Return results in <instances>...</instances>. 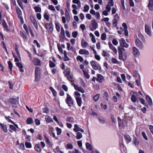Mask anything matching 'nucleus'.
I'll list each match as a JSON object with an SVG mask.
<instances>
[{
	"mask_svg": "<svg viewBox=\"0 0 153 153\" xmlns=\"http://www.w3.org/2000/svg\"><path fill=\"white\" fill-rule=\"evenodd\" d=\"M82 71L83 72L84 74L85 77L88 79H89L90 78V75L88 74V73L84 70H83Z\"/></svg>",
	"mask_w": 153,
	"mask_h": 153,
	"instance_id": "49530a36",
	"label": "nucleus"
},
{
	"mask_svg": "<svg viewBox=\"0 0 153 153\" xmlns=\"http://www.w3.org/2000/svg\"><path fill=\"white\" fill-rule=\"evenodd\" d=\"M120 146L122 152H123H123H124V144L123 138V137H122L121 139L120 140Z\"/></svg>",
	"mask_w": 153,
	"mask_h": 153,
	"instance_id": "2eb2a0df",
	"label": "nucleus"
},
{
	"mask_svg": "<svg viewBox=\"0 0 153 153\" xmlns=\"http://www.w3.org/2000/svg\"><path fill=\"white\" fill-rule=\"evenodd\" d=\"M106 34L105 33H103L101 35V39L102 40H105L106 39Z\"/></svg>",
	"mask_w": 153,
	"mask_h": 153,
	"instance_id": "6e6d98bb",
	"label": "nucleus"
},
{
	"mask_svg": "<svg viewBox=\"0 0 153 153\" xmlns=\"http://www.w3.org/2000/svg\"><path fill=\"white\" fill-rule=\"evenodd\" d=\"M48 8L52 11H55V7L52 5H49L48 7Z\"/></svg>",
	"mask_w": 153,
	"mask_h": 153,
	"instance_id": "864d4df0",
	"label": "nucleus"
},
{
	"mask_svg": "<svg viewBox=\"0 0 153 153\" xmlns=\"http://www.w3.org/2000/svg\"><path fill=\"white\" fill-rule=\"evenodd\" d=\"M16 65L17 66H18L19 67L20 71L21 72H24V70L23 69H22L23 67L22 66V65L19 62L16 63Z\"/></svg>",
	"mask_w": 153,
	"mask_h": 153,
	"instance_id": "cd10ccee",
	"label": "nucleus"
},
{
	"mask_svg": "<svg viewBox=\"0 0 153 153\" xmlns=\"http://www.w3.org/2000/svg\"><path fill=\"white\" fill-rule=\"evenodd\" d=\"M140 101L141 103L144 105L145 106H148L147 103H145V101L143 98H140Z\"/></svg>",
	"mask_w": 153,
	"mask_h": 153,
	"instance_id": "de8ad7c7",
	"label": "nucleus"
},
{
	"mask_svg": "<svg viewBox=\"0 0 153 153\" xmlns=\"http://www.w3.org/2000/svg\"><path fill=\"white\" fill-rule=\"evenodd\" d=\"M117 119L119 128L121 129H123L124 128V124L123 123V120H122L121 119L120 117H118Z\"/></svg>",
	"mask_w": 153,
	"mask_h": 153,
	"instance_id": "1a4fd4ad",
	"label": "nucleus"
},
{
	"mask_svg": "<svg viewBox=\"0 0 153 153\" xmlns=\"http://www.w3.org/2000/svg\"><path fill=\"white\" fill-rule=\"evenodd\" d=\"M16 12L18 16H21L22 14V12L20 9L18 7H16Z\"/></svg>",
	"mask_w": 153,
	"mask_h": 153,
	"instance_id": "a19ab883",
	"label": "nucleus"
},
{
	"mask_svg": "<svg viewBox=\"0 0 153 153\" xmlns=\"http://www.w3.org/2000/svg\"><path fill=\"white\" fill-rule=\"evenodd\" d=\"M45 27L50 32H51L53 30V26L52 23H47Z\"/></svg>",
	"mask_w": 153,
	"mask_h": 153,
	"instance_id": "39448f33",
	"label": "nucleus"
},
{
	"mask_svg": "<svg viewBox=\"0 0 153 153\" xmlns=\"http://www.w3.org/2000/svg\"><path fill=\"white\" fill-rule=\"evenodd\" d=\"M100 97V95L99 94H97L95 96H94V100L95 102H96L97 101L99 98Z\"/></svg>",
	"mask_w": 153,
	"mask_h": 153,
	"instance_id": "603ef678",
	"label": "nucleus"
},
{
	"mask_svg": "<svg viewBox=\"0 0 153 153\" xmlns=\"http://www.w3.org/2000/svg\"><path fill=\"white\" fill-rule=\"evenodd\" d=\"M30 19L31 22L34 25L36 29H37L38 27V25L35 18L33 16H30Z\"/></svg>",
	"mask_w": 153,
	"mask_h": 153,
	"instance_id": "6e6552de",
	"label": "nucleus"
},
{
	"mask_svg": "<svg viewBox=\"0 0 153 153\" xmlns=\"http://www.w3.org/2000/svg\"><path fill=\"white\" fill-rule=\"evenodd\" d=\"M102 55L104 57H108L109 56V54L108 53V52L104 50H103L102 51Z\"/></svg>",
	"mask_w": 153,
	"mask_h": 153,
	"instance_id": "09e8293b",
	"label": "nucleus"
},
{
	"mask_svg": "<svg viewBox=\"0 0 153 153\" xmlns=\"http://www.w3.org/2000/svg\"><path fill=\"white\" fill-rule=\"evenodd\" d=\"M119 18V17L117 15H116L114 16V19L113 20V26L114 27H117V21Z\"/></svg>",
	"mask_w": 153,
	"mask_h": 153,
	"instance_id": "9b49d317",
	"label": "nucleus"
},
{
	"mask_svg": "<svg viewBox=\"0 0 153 153\" xmlns=\"http://www.w3.org/2000/svg\"><path fill=\"white\" fill-rule=\"evenodd\" d=\"M86 147L87 149L89 150H91L92 149V148L91 145L88 143H86Z\"/></svg>",
	"mask_w": 153,
	"mask_h": 153,
	"instance_id": "ea45409f",
	"label": "nucleus"
},
{
	"mask_svg": "<svg viewBox=\"0 0 153 153\" xmlns=\"http://www.w3.org/2000/svg\"><path fill=\"white\" fill-rule=\"evenodd\" d=\"M73 148V146L72 144L68 143L66 146L67 149H72Z\"/></svg>",
	"mask_w": 153,
	"mask_h": 153,
	"instance_id": "3c124183",
	"label": "nucleus"
},
{
	"mask_svg": "<svg viewBox=\"0 0 153 153\" xmlns=\"http://www.w3.org/2000/svg\"><path fill=\"white\" fill-rule=\"evenodd\" d=\"M0 126L1 127L2 130L5 132L7 133L8 131L7 126L6 125L0 123Z\"/></svg>",
	"mask_w": 153,
	"mask_h": 153,
	"instance_id": "aec40b11",
	"label": "nucleus"
},
{
	"mask_svg": "<svg viewBox=\"0 0 153 153\" xmlns=\"http://www.w3.org/2000/svg\"><path fill=\"white\" fill-rule=\"evenodd\" d=\"M49 66L50 67L54 68L55 66V64L51 61H49Z\"/></svg>",
	"mask_w": 153,
	"mask_h": 153,
	"instance_id": "13d9d810",
	"label": "nucleus"
},
{
	"mask_svg": "<svg viewBox=\"0 0 153 153\" xmlns=\"http://www.w3.org/2000/svg\"><path fill=\"white\" fill-rule=\"evenodd\" d=\"M93 28L94 29H96L98 27L97 23L94 20H93L91 21Z\"/></svg>",
	"mask_w": 153,
	"mask_h": 153,
	"instance_id": "4be33fe9",
	"label": "nucleus"
},
{
	"mask_svg": "<svg viewBox=\"0 0 153 153\" xmlns=\"http://www.w3.org/2000/svg\"><path fill=\"white\" fill-rule=\"evenodd\" d=\"M127 25L125 23V36H128V30L127 29Z\"/></svg>",
	"mask_w": 153,
	"mask_h": 153,
	"instance_id": "5fc2aeb1",
	"label": "nucleus"
},
{
	"mask_svg": "<svg viewBox=\"0 0 153 153\" xmlns=\"http://www.w3.org/2000/svg\"><path fill=\"white\" fill-rule=\"evenodd\" d=\"M148 6L150 10H153V0H149V3Z\"/></svg>",
	"mask_w": 153,
	"mask_h": 153,
	"instance_id": "412c9836",
	"label": "nucleus"
},
{
	"mask_svg": "<svg viewBox=\"0 0 153 153\" xmlns=\"http://www.w3.org/2000/svg\"><path fill=\"white\" fill-rule=\"evenodd\" d=\"M98 119L99 123L101 125H104L105 122V120L102 117H99Z\"/></svg>",
	"mask_w": 153,
	"mask_h": 153,
	"instance_id": "f704fd0d",
	"label": "nucleus"
},
{
	"mask_svg": "<svg viewBox=\"0 0 153 153\" xmlns=\"http://www.w3.org/2000/svg\"><path fill=\"white\" fill-rule=\"evenodd\" d=\"M74 87L76 90L81 92L82 93H84L85 92L84 90L81 87H79L76 85H74Z\"/></svg>",
	"mask_w": 153,
	"mask_h": 153,
	"instance_id": "6ab92c4d",
	"label": "nucleus"
},
{
	"mask_svg": "<svg viewBox=\"0 0 153 153\" xmlns=\"http://www.w3.org/2000/svg\"><path fill=\"white\" fill-rule=\"evenodd\" d=\"M18 97L17 98H10L9 99V102L13 104L14 105H17L19 103L18 101Z\"/></svg>",
	"mask_w": 153,
	"mask_h": 153,
	"instance_id": "9d476101",
	"label": "nucleus"
},
{
	"mask_svg": "<svg viewBox=\"0 0 153 153\" xmlns=\"http://www.w3.org/2000/svg\"><path fill=\"white\" fill-rule=\"evenodd\" d=\"M67 97L66 99V102L68 105L71 107L74 104V101L71 97L68 94H67Z\"/></svg>",
	"mask_w": 153,
	"mask_h": 153,
	"instance_id": "7ed1b4c3",
	"label": "nucleus"
},
{
	"mask_svg": "<svg viewBox=\"0 0 153 153\" xmlns=\"http://www.w3.org/2000/svg\"><path fill=\"white\" fill-rule=\"evenodd\" d=\"M72 2L73 3L77 4L78 5V7L79 8L81 7V4L80 1L79 0H73Z\"/></svg>",
	"mask_w": 153,
	"mask_h": 153,
	"instance_id": "2f4dec72",
	"label": "nucleus"
},
{
	"mask_svg": "<svg viewBox=\"0 0 153 153\" xmlns=\"http://www.w3.org/2000/svg\"><path fill=\"white\" fill-rule=\"evenodd\" d=\"M111 61L114 64H118V61L115 59L112 58L111 59Z\"/></svg>",
	"mask_w": 153,
	"mask_h": 153,
	"instance_id": "bf43d9fd",
	"label": "nucleus"
},
{
	"mask_svg": "<svg viewBox=\"0 0 153 153\" xmlns=\"http://www.w3.org/2000/svg\"><path fill=\"white\" fill-rule=\"evenodd\" d=\"M40 74H35V81H38L40 79Z\"/></svg>",
	"mask_w": 153,
	"mask_h": 153,
	"instance_id": "37998d69",
	"label": "nucleus"
},
{
	"mask_svg": "<svg viewBox=\"0 0 153 153\" xmlns=\"http://www.w3.org/2000/svg\"><path fill=\"white\" fill-rule=\"evenodd\" d=\"M145 31L146 33L149 36H151V32L149 26L147 25H145Z\"/></svg>",
	"mask_w": 153,
	"mask_h": 153,
	"instance_id": "4468645a",
	"label": "nucleus"
},
{
	"mask_svg": "<svg viewBox=\"0 0 153 153\" xmlns=\"http://www.w3.org/2000/svg\"><path fill=\"white\" fill-rule=\"evenodd\" d=\"M108 44L110 48L115 53H117V50L113 45L110 42H109Z\"/></svg>",
	"mask_w": 153,
	"mask_h": 153,
	"instance_id": "a211bd4d",
	"label": "nucleus"
},
{
	"mask_svg": "<svg viewBox=\"0 0 153 153\" xmlns=\"http://www.w3.org/2000/svg\"><path fill=\"white\" fill-rule=\"evenodd\" d=\"M74 131L75 132H77L78 131H81V132L83 133L84 132V130L79 128L77 124H75L74 126V128L73 129Z\"/></svg>",
	"mask_w": 153,
	"mask_h": 153,
	"instance_id": "f8f14e48",
	"label": "nucleus"
},
{
	"mask_svg": "<svg viewBox=\"0 0 153 153\" xmlns=\"http://www.w3.org/2000/svg\"><path fill=\"white\" fill-rule=\"evenodd\" d=\"M119 41L120 45L118 47L119 58L120 59L124 61L122 52L124 50V39L123 38H121Z\"/></svg>",
	"mask_w": 153,
	"mask_h": 153,
	"instance_id": "f257e3e1",
	"label": "nucleus"
},
{
	"mask_svg": "<svg viewBox=\"0 0 153 153\" xmlns=\"http://www.w3.org/2000/svg\"><path fill=\"white\" fill-rule=\"evenodd\" d=\"M76 59L82 62L83 61V59L80 56H78L76 57Z\"/></svg>",
	"mask_w": 153,
	"mask_h": 153,
	"instance_id": "680f3d73",
	"label": "nucleus"
},
{
	"mask_svg": "<svg viewBox=\"0 0 153 153\" xmlns=\"http://www.w3.org/2000/svg\"><path fill=\"white\" fill-rule=\"evenodd\" d=\"M146 99L149 105H152L153 103L152 99L149 95H146Z\"/></svg>",
	"mask_w": 153,
	"mask_h": 153,
	"instance_id": "5701e85b",
	"label": "nucleus"
},
{
	"mask_svg": "<svg viewBox=\"0 0 153 153\" xmlns=\"http://www.w3.org/2000/svg\"><path fill=\"white\" fill-rule=\"evenodd\" d=\"M35 150L38 152H40L42 151V149L39 144H36L35 147Z\"/></svg>",
	"mask_w": 153,
	"mask_h": 153,
	"instance_id": "473e14b6",
	"label": "nucleus"
},
{
	"mask_svg": "<svg viewBox=\"0 0 153 153\" xmlns=\"http://www.w3.org/2000/svg\"><path fill=\"white\" fill-rule=\"evenodd\" d=\"M35 74H41L40 69L39 67H36L35 69Z\"/></svg>",
	"mask_w": 153,
	"mask_h": 153,
	"instance_id": "4c0bfd02",
	"label": "nucleus"
},
{
	"mask_svg": "<svg viewBox=\"0 0 153 153\" xmlns=\"http://www.w3.org/2000/svg\"><path fill=\"white\" fill-rule=\"evenodd\" d=\"M33 62L35 65L39 66L41 65V62L40 60L37 58H35L33 59Z\"/></svg>",
	"mask_w": 153,
	"mask_h": 153,
	"instance_id": "ddd939ff",
	"label": "nucleus"
},
{
	"mask_svg": "<svg viewBox=\"0 0 153 153\" xmlns=\"http://www.w3.org/2000/svg\"><path fill=\"white\" fill-rule=\"evenodd\" d=\"M50 89L51 91L53 94L54 96L56 95V92L54 88L52 87H50Z\"/></svg>",
	"mask_w": 153,
	"mask_h": 153,
	"instance_id": "a18cd8bd",
	"label": "nucleus"
},
{
	"mask_svg": "<svg viewBox=\"0 0 153 153\" xmlns=\"http://www.w3.org/2000/svg\"><path fill=\"white\" fill-rule=\"evenodd\" d=\"M89 9V6L88 5H86L84 7L83 11L84 12H87L88 11Z\"/></svg>",
	"mask_w": 153,
	"mask_h": 153,
	"instance_id": "c03bdc74",
	"label": "nucleus"
},
{
	"mask_svg": "<svg viewBox=\"0 0 153 153\" xmlns=\"http://www.w3.org/2000/svg\"><path fill=\"white\" fill-rule=\"evenodd\" d=\"M60 24L59 23H55V27L57 31L58 32L60 31Z\"/></svg>",
	"mask_w": 153,
	"mask_h": 153,
	"instance_id": "58836bf2",
	"label": "nucleus"
},
{
	"mask_svg": "<svg viewBox=\"0 0 153 153\" xmlns=\"http://www.w3.org/2000/svg\"><path fill=\"white\" fill-rule=\"evenodd\" d=\"M21 0H17V1L20 7L22 9H23V7L21 1Z\"/></svg>",
	"mask_w": 153,
	"mask_h": 153,
	"instance_id": "052dcab7",
	"label": "nucleus"
},
{
	"mask_svg": "<svg viewBox=\"0 0 153 153\" xmlns=\"http://www.w3.org/2000/svg\"><path fill=\"white\" fill-rule=\"evenodd\" d=\"M93 68L95 70H100L101 68L100 65L95 61H92L90 62Z\"/></svg>",
	"mask_w": 153,
	"mask_h": 153,
	"instance_id": "f03ea898",
	"label": "nucleus"
},
{
	"mask_svg": "<svg viewBox=\"0 0 153 153\" xmlns=\"http://www.w3.org/2000/svg\"><path fill=\"white\" fill-rule=\"evenodd\" d=\"M25 145L27 148H30L31 147V145L30 143L26 142L25 143Z\"/></svg>",
	"mask_w": 153,
	"mask_h": 153,
	"instance_id": "69168bd1",
	"label": "nucleus"
},
{
	"mask_svg": "<svg viewBox=\"0 0 153 153\" xmlns=\"http://www.w3.org/2000/svg\"><path fill=\"white\" fill-rule=\"evenodd\" d=\"M44 137L47 144L48 145L49 147H51V144L48 138L47 137L46 135H44Z\"/></svg>",
	"mask_w": 153,
	"mask_h": 153,
	"instance_id": "c85d7f7f",
	"label": "nucleus"
},
{
	"mask_svg": "<svg viewBox=\"0 0 153 153\" xmlns=\"http://www.w3.org/2000/svg\"><path fill=\"white\" fill-rule=\"evenodd\" d=\"M78 35V32L77 31H74L72 33V35L73 37L76 38L77 36Z\"/></svg>",
	"mask_w": 153,
	"mask_h": 153,
	"instance_id": "0e129e2a",
	"label": "nucleus"
},
{
	"mask_svg": "<svg viewBox=\"0 0 153 153\" xmlns=\"http://www.w3.org/2000/svg\"><path fill=\"white\" fill-rule=\"evenodd\" d=\"M133 53L134 56L137 57L139 56L140 53L138 49L136 47H134L133 48Z\"/></svg>",
	"mask_w": 153,
	"mask_h": 153,
	"instance_id": "0eeeda50",
	"label": "nucleus"
},
{
	"mask_svg": "<svg viewBox=\"0 0 153 153\" xmlns=\"http://www.w3.org/2000/svg\"><path fill=\"white\" fill-rule=\"evenodd\" d=\"M56 131L58 135H60L62 132L61 129L57 127L56 128Z\"/></svg>",
	"mask_w": 153,
	"mask_h": 153,
	"instance_id": "338daca9",
	"label": "nucleus"
},
{
	"mask_svg": "<svg viewBox=\"0 0 153 153\" xmlns=\"http://www.w3.org/2000/svg\"><path fill=\"white\" fill-rule=\"evenodd\" d=\"M79 53L80 54H85L88 55L89 54V52L87 50L84 49H80L79 51Z\"/></svg>",
	"mask_w": 153,
	"mask_h": 153,
	"instance_id": "dca6fc26",
	"label": "nucleus"
},
{
	"mask_svg": "<svg viewBox=\"0 0 153 153\" xmlns=\"http://www.w3.org/2000/svg\"><path fill=\"white\" fill-rule=\"evenodd\" d=\"M81 45L82 48H86L88 45V43L84 40L82 39L81 42Z\"/></svg>",
	"mask_w": 153,
	"mask_h": 153,
	"instance_id": "bb28decb",
	"label": "nucleus"
},
{
	"mask_svg": "<svg viewBox=\"0 0 153 153\" xmlns=\"http://www.w3.org/2000/svg\"><path fill=\"white\" fill-rule=\"evenodd\" d=\"M43 112L46 114L49 113V111L48 108H45L42 109Z\"/></svg>",
	"mask_w": 153,
	"mask_h": 153,
	"instance_id": "774afa93",
	"label": "nucleus"
},
{
	"mask_svg": "<svg viewBox=\"0 0 153 153\" xmlns=\"http://www.w3.org/2000/svg\"><path fill=\"white\" fill-rule=\"evenodd\" d=\"M75 99L78 106L80 107L82 104V100L81 97H76Z\"/></svg>",
	"mask_w": 153,
	"mask_h": 153,
	"instance_id": "a878e982",
	"label": "nucleus"
},
{
	"mask_svg": "<svg viewBox=\"0 0 153 153\" xmlns=\"http://www.w3.org/2000/svg\"><path fill=\"white\" fill-rule=\"evenodd\" d=\"M117 29L118 30L117 31L118 33L120 34H122L123 31L124 29L122 27H120L119 28V30H118L119 29L118 27H117Z\"/></svg>",
	"mask_w": 153,
	"mask_h": 153,
	"instance_id": "79ce46f5",
	"label": "nucleus"
},
{
	"mask_svg": "<svg viewBox=\"0 0 153 153\" xmlns=\"http://www.w3.org/2000/svg\"><path fill=\"white\" fill-rule=\"evenodd\" d=\"M82 137V135L81 133L80 132H78L76 134V138L78 139H80Z\"/></svg>",
	"mask_w": 153,
	"mask_h": 153,
	"instance_id": "e433bc0d",
	"label": "nucleus"
},
{
	"mask_svg": "<svg viewBox=\"0 0 153 153\" xmlns=\"http://www.w3.org/2000/svg\"><path fill=\"white\" fill-rule=\"evenodd\" d=\"M26 123L27 124H30L33 123V120L32 118L29 117L27 119Z\"/></svg>",
	"mask_w": 153,
	"mask_h": 153,
	"instance_id": "c9c22d12",
	"label": "nucleus"
},
{
	"mask_svg": "<svg viewBox=\"0 0 153 153\" xmlns=\"http://www.w3.org/2000/svg\"><path fill=\"white\" fill-rule=\"evenodd\" d=\"M65 76L67 77L69 81H71V79L73 78L72 76L71 75V72L70 71H68L65 74Z\"/></svg>",
	"mask_w": 153,
	"mask_h": 153,
	"instance_id": "b1692460",
	"label": "nucleus"
},
{
	"mask_svg": "<svg viewBox=\"0 0 153 153\" xmlns=\"http://www.w3.org/2000/svg\"><path fill=\"white\" fill-rule=\"evenodd\" d=\"M67 48L69 50H71L73 52H75L76 49L73 46H70V44L69 43H67Z\"/></svg>",
	"mask_w": 153,
	"mask_h": 153,
	"instance_id": "393cba45",
	"label": "nucleus"
},
{
	"mask_svg": "<svg viewBox=\"0 0 153 153\" xmlns=\"http://www.w3.org/2000/svg\"><path fill=\"white\" fill-rule=\"evenodd\" d=\"M74 119L73 117H68L67 120V121L69 122L72 123L73 122Z\"/></svg>",
	"mask_w": 153,
	"mask_h": 153,
	"instance_id": "e2e57ef3",
	"label": "nucleus"
},
{
	"mask_svg": "<svg viewBox=\"0 0 153 153\" xmlns=\"http://www.w3.org/2000/svg\"><path fill=\"white\" fill-rule=\"evenodd\" d=\"M104 80V77L101 75L99 74L98 75L97 79V81H99L100 83H102L103 82Z\"/></svg>",
	"mask_w": 153,
	"mask_h": 153,
	"instance_id": "f3484780",
	"label": "nucleus"
},
{
	"mask_svg": "<svg viewBox=\"0 0 153 153\" xmlns=\"http://www.w3.org/2000/svg\"><path fill=\"white\" fill-rule=\"evenodd\" d=\"M44 137L47 144L48 145L49 147H51V144L48 138L47 137L46 135H44Z\"/></svg>",
	"mask_w": 153,
	"mask_h": 153,
	"instance_id": "c756f323",
	"label": "nucleus"
},
{
	"mask_svg": "<svg viewBox=\"0 0 153 153\" xmlns=\"http://www.w3.org/2000/svg\"><path fill=\"white\" fill-rule=\"evenodd\" d=\"M34 9L36 12H40L41 11V8L39 7L36 6L34 7Z\"/></svg>",
	"mask_w": 153,
	"mask_h": 153,
	"instance_id": "8fccbe9b",
	"label": "nucleus"
},
{
	"mask_svg": "<svg viewBox=\"0 0 153 153\" xmlns=\"http://www.w3.org/2000/svg\"><path fill=\"white\" fill-rule=\"evenodd\" d=\"M125 140L128 144L131 141V138L129 135H127L125 136Z\"/></svg>",
	"mask_w": 153,
	"mask_h": 153,
	"instance_id": "7c9ffc66",
	"label": "nucleus"
},
{
	"mask_svg": "<svg viewBox=\"0 0 153 153\" xmlns=\"http://www.w3.org/2000/svg\"><path fill=\"white\" fill-rule=\"evenodd\" d=\"M130 93L131 95V100L134 102H136L137 101V99L135 95L137 96V92L131 91Z\"/></svg>",
	"mask_w": 153,
	"mask_h": 153,
	"instance_id": "20e7f679",
	"label": "nucleus"
},
{
	"mask_svg": "<svg viewBox=\"0 0 153 153\" xmlns=\"http://www.w3.org/2000/svg\"><path fill=\"white\" fill-rule=\"evenodd\" d=\"M136 46L139 48L142 49L143 48V45L142 42L138 38L136 39L135 41Z\"/></svg>",
	"mask_w": 153,
	"mask_h": 153,
	"instance_id": "423d86ee",
	"label": "nucleus"
},
{
	"mask_svg": "<svg viewBox=\"0 0 153 153\" xmlns=\"http://www.w3.org/2000/svg\"><path fill=\"white\" fill-rule=\"evenodd\" d=\"M8 63L9 65V68H10V71H12V68L13 66V64H12V63L10 61H8Z\"/></svg>",
	"mask_w": 153,
	"mask_h": 153,
	"instance_id": "4d7b16f0",
	"label": "nucleus"
},
{
	"mask_svg": "<svg viewBox=\"0 0 153 153\" xmlns=\"http://www.w3.org/2000/svg\"><path fill=\"white\" fill-rule=\"evenodd\" d=\"M45 120L46 121L49 123L53 122L52 118L49 116H46L45 117Z\"/></svg>",
	"mask_w": 153,
	"mask_h": 153,
	"instance_id": "72a5a7b5",
	"label": "nucleus"
}]
</instances>
